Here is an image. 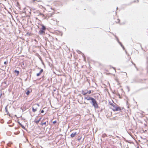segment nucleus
Masks as SVG:
<instances>
[{
  "label": "nucleus",
  "instance_id": "f257e3e1",
  "mask_svg": "<svg viewBox=\"0 0 148 148\" xmlns=\"http://www.w3.org/2000/svg\"><path fill=\"white\" fill-rule=\"evenodd\" d=\"M86 99L87 100L90 101V103L92 105V106L94 107L95 108L97 109L99 108L96 100L93 98L91 97L88 96L84 98V99Z\"/></svg>",
  "mask_w": 148,
  "mask_h": 148
},
{
  "label": "nucleus",
  "instance_id": "f03ea898",
  "mask_svg": "<svg viewBox=\"0 0 148 148\" xmlns=\"http://www.w3.org/2000/svg\"><path fill=\"white\" fill-rule=\"evenodd\" d=\"M46 28L45 26L43 25H42V28L39 31V34L40 35H42L45 33V31Z\"/></svg>",
  "mask_w": 148,
  "mask_h": 148
},
{
  "label": "nucleus",
  "instance_id": "7ed1b4c3",
  "mask_svg": "<svg viewBox=\"0 0 148 148\" xmlns=\"http://www.w3.org/2000/svg\"><path fill=\"white\" fill-rule=\"evenodd\" d=\"M115 38L116 39L118 42L119 43V44L124 49H125L124 46L122 44V43L120 42L119 41V40L118 39V38L117 36H115Z\"/></svg>",
  "mask_w": 148,
  "mask_h": 148
},
{
  "label": "nucleus",
  "instance_id": "20e7f679",
  "mask_svg": "<svg viewBox=\"0 0 148 148\" xmlns=\"http://www.w3.org/2000/svg\"><path fill=\"white\" fill-rule=\"evenodd\" d=\"M124 108L118 106H117L116 108H115V111H121L122 109H124Z\"/></svg>",
  "mask_w": 148,
  "mask_h": 148
},
{
  "label": "nucleus",
  "instance_id": "39448f33",
  "mask_svg": "<svg viewBox=\"0 0 148 148\" xmlns=\"http://www.w3.org/2000/svg\"><path fill=\"white\" fill-rule=\"evenodd\" d=\"M78 133H77V132H73L71 134V138H73L77 134H78Z\"/></svg>",
  "mask_w": 148,
  "mask_h": 148
},
{
  "label": "nucleus",
  "instance_id": "423d86ee",
  "mask_svg": "<svg viewBox=\"0 0 148 148\" xmlns=\"http://www.w3.org/2000/svg\"><path fill=\"white\" fill-rule=\"evenodd\" d=\"M117 106H118V105L116 103H115L114 105L112 106L113 108H112V109L113 111H115V108H116Z\"/></svg>",
  "mask_w": 148,
  "mask_h": 148
},
{
  "label": "nucleus",
  "instance_id": "0eeeda50",
  "mask_svg": "<svg viewBox=\"0 0 148 148\" xmlns=\"http://www.w3.org/2000/svg\"><path fill=\"white\" fill-rule=\"evenodd\" d=\"M42 119V117H40V119L38 120L37 121H34V122L36 123V124H38L39 122L40 121L41 119Z\"/></svg>",
  "mask_w": 148,
  "mask_h": 148
},
{
  "label": "nucleus",
  "instance_id": "6e6552de",
  "mask_svg": "<svg viewBox=\"0 0 148 148\" xmlns=\"http://www.w3.org/2000/svg\"><path fill=\"white\" fill-rule=\"evenodd\" d=\"M37 108H34V107H32V111L34 112H35L36 111H37Z\"/></svg>",
  "mask_w": 148,
  "mask_h": 148
},
{
  "label": "nucleus",
  "instance_id": "1a4fd4ad",
  "mask_svg": "<svg viewBox=\"0 0 148 148\" xmlns=\"http://www.w3.org/2000/svg\"><path fill=\"white\" fill-rule=\"evenodd\" d=\"M14 73L17 74V75H18L19 73V72L18 71L15 70L14 71Z\"/></svg>",
  "mask_w": 148,
  "mask_h": 148
},
{
  "label": "nucleus",
  "instance_id": "9d476101",
  "mask_svg": "<svg viewBox=\"0 0 148 148\" xmlns=\"http://www.w3.org/2000/svg\"><path fill=\"white\" fill-rule=\"evenodd\" d=\"M82 94L84 95H85L87 94V92H85L84 90H82Z\"/></svg>",
  "mask_w": 148,
  "mask_h": 148
},
{
  "label": "nucleus",
  "instance_id": "9b49d317",
  "mask_svg": "<svg viewBox=\"0 0 148 148\" xmlns=\"http://www.w3.org/2000/svg\"><path fill=\"white\" fill-rule=\"evenodd\" d=\"M30 92L29 90H27V92H26V94L27 95H29L30 93Z\"/></svg>",
  "mask_w": 148,
  "mask_h": 148
},
{
  "label": "nucleus",
  "instance_id": "f8f14e48",
  "mask_svg": "<svg viewBox=\"0 0 148 148\" xmlns=\"http://www.w3.org/2000/svg\"><path fill=\"white\" fill-rule=\"evenodd\" d=\"M107 136V135L105 133H104L102 135V137L103 138H105V137H106Z\"/></svg>",
  "mask_w": 148,
  "mask_h": 148
},
{
  "label": "nucleus",
  "instance_id": "ddd939ff",
  "mask_svg": "<svg viewBox=\"0 0 148 148\" xmlns=\"http://www.w3.org/2000/svg\"><path fill=\"white\" fill-rule=\"evenodd\" d=\"M5 111L7 113V114H9V112L8 110H7V106H6L5 108Z\"/></svg>",
  "mask_w": 148,
  "mask_h": 148
},
{
  "label": "nucleus",
  "instance_id": "4468645a",
  "mask_svg": "<svg viewBox=\"0 0 148 148\" xmlns=\"http://www.w3.org/2000/svg\"><path fill=\"white\" fill-rule=\"evenodd\" d=\"M20 126H21V127L24 130L25 129V127L22 124H21Z\"/></svg>",
  "mask_w": 148,
  "mask_h": 148
},
{
  "label": "nucleus",
  "instance_id": "2eb2a0df",
  "mask_svg": "<svg viewBox=\"0 0 148 148\" xmlns=\"http://www.w3.org/2000/svg\"><path fill=\"white\" fill-rule=\"evenodd\" d=\"M46 122H45L44 123H40V125H46Z\"/></svg>",
  "mask_w": 148,
  "mask_h": 148
},
{
  "label": "nucleus",
  "instance_id": "dca6fc26",
  "mask_svg": "<svg viewBox=\"0 0 148 148\" xmlns=\"http://www.w3.org/2000/svg\"><path fill=\"white\" fill-rule=\"evenodd\" d=\"M77 53H79V54H82V53L83 54V55H84V54L82 53V52L80 51L79 50H78L77 51Z\"/></svg>",
  "mask_w": 148,
  "mask_h": 148
},
{
  "label": "nucleus",
  "instance_id": "f3484780",
  "mask_svg": "<svg viewBox=\"0 0 148 148\" xmlns=\"http://www.w3.org/2000/svg\"><path fill=\"white\" fill-rule=\"evenodd\" d=\"M87 93H88L89 94H90L91 93V90H90L89 91H88L87 92Z\"/></svg>",
  "mask_w": 148,
  "mask_h": 148
},
{
  "label": "nucleus",
  "instance_id": "a211bd4d",
  "mask_svg": "<svg viewBox=\"0 0 148 148\" xmlns=\"http://www.w3.org/2000/svg\"><path fill=\"white\" fill-rule=\"evenodd\" d=\"M40 75V73H37L36 74V76H39Z\"/></svg>",
  "mask_w": 148,
  "mask_h": 148
},
{
  "label": "nucleus",
  "instance_id": "6ab92c4d",
  "mask_svg": "<svg viewBox=\"0 0 148 148\" xmlns=\"http://www.w3.org/2000/svg\"><path fill=\"white\" fill-rule=\"evenodd\" d=\"M43 69H42L40 70V72L41 73H42L43 72Z\"/></svg>",
  "mask_w": 148,
  "mask_h": 148
},
{
  "label": "nucleus",
  "instance_id": "aec40b11",
  "mask_svg": "<svg viewBox=\"0 0 148 148\" xmlns=\"http://www.w3.org/2000/svg\"><path fill=\"white\" fill-rule=\"evenodd\" d=\"M7 63H8L7 61H5L4 62V64H7Z\"/></svg>",
  "mask_w": 148,
  "mask_h": 148
},
{
  "label": "nucleus",
  "instance_id": "412c9836",
  "mask_svg": "<svg viewBox=\"0 0 148 148\" xmlns=\"http://www.w3.org/2000/svg\"><path fill=\"white\" fill-rule=\"evenodd\" d=\"M57 122V121H55L53 122V123L54 124L56 123Z\"/></svg>",
  "mask_w": 148,
  "mask_h": 148
},
{
  "label": "nucleus",
  "instance_id": "4be33fe9",
  "mask_svg": "<svg viewBox=\"0 0 148 148\" xmlns=\"http://www.w3.org/2000/svg\"><path fill=\"white\" fill-rule=\"evenodd\" d=\"M82 138V137H80L79 138H78L77 139V140L78 141H80L81 139Z\"/></svg>",
  "mask_w": 148,
  "mask_h": 148
},
{
  "label": "nucleus",
  "instance_id": "5701e85b",
  "mask_svg": "<svg viewBox=\"0 0 148 148\" xmlns=\"http://www.w3.org/2000/svg\"><path fill=\"white\" fill-rule=\"evenodd\" d=\"M126 88H127L128 89V91H129V90H130V89H129V87L128 86H127V87H126Z\"/></svg>",
  "mask_w": 148,
  "mask_h": 148
},
{
  "label": "nucleus",
  "instance_id": "b1692460",
  "mask_svg": "<svg viewBox=\"0 0 148 148\" xmlns=\"http://www.w3.org/2000/svg\"><path fill=\"white\" fill-rule=\"evenodd\" d=\"M114 105V104L113 103H110V105H111L112 106H113Z\"/></svg>",
  "mask_w": 148,
  "mask_h": 148
},
{
  "label": "nucleus",
  "instance_id": "393cba45",
  "mask_svg": "<svg viewBox=\"0 0 148 148\" xmlns=\"http://www.w3.org/2000/svg\"><path fill=\"white\" fill-rule=\"evenodd\" d=\"M44 111L43 110H42L41 111V113H44Z\"/></svg>",
  "mask_w": 148,
  "mask_h": 148
},
{
  "label": "nucleus",
  "instance_id": "a878e982",
  "mask_svg": "<svg viewBox=\"0 0 148 148\" xmlns=\"http://www.w3.org/2000/svg\"><path fill=\"white\" fill-rule=\"evenodd\" d=\"M3 83L4 84H7V83L6 82H3Z\"/></svg>",
  "mask_w": 148,
  "mask_h": 148
},
{
  "label": "nucleus",
  "instance_id": "bb28decb",
  "mask_svg": "<svg viewBox=\"0 0 148 148\" xmlns=\"http://www.w3.org/2000/svg\"><path fill=\"white\" fill-rule=\"evenodd\" d=\"M2 94H3V93L2 92L0 94V98L1 97V96Z\"/></svg>",
  "mask_w": 148,
  "mask_h": 148
},
{
  "label": "nucleus",
  "instance_id": "cd10ccee",
  "mask_svg": "<svg viewBox=\"0 0 148 148\" xmlns=\"http://www.w3.org/2000/svg\"><path fill=\"white\" fill-rule=\"evenodd\" d=\"M14 125V123H13V125H9L8 126L10 127H12Z\"/></svg>",
  "mask_w": 148,
  "mask_h": 148
},
{
  "label": "nucleus",
  "instance_id": "c85d7f7f",
  "mask_svg": "<svg viewBox=\"0 0 148 148\" xmlns=\"http://www.w3.org/2000/svg\"><path fill=\"white\" fill-rule=\"evenodd\" d=\"M18 123L20 125H21V124L19 122V121H18Z\"/></svg>",
  "mask_w": 148,
  "mask_h": 148
},
{
  "label": "nucleus",
  "instance_id": "c756f323",
  "mask_svg": "<svg viewBox=\"0 0 148 148\" xmlns=\"http://www.w3.org/2000/svg\"><path fill=\"white\" fill-rule=\"evenodd\" d=\"M36 105H37L39 107V106H39V104H38V103L36 104Z\"/></svg>",
  "mask_w": 148,
  "mask_h": 148
},
{
  "label": "nucleus",
  "instance_id": "7c9ffc66",
  "mask_svg": "<svg viewBox=\"0 0 148 148\" xmlns=\"http://www.w3.org/2000/svg\"><path fill=\"white\" fill-rule=\"evenodd\" d=\"M119 96V98H121V96H120V95L119 94L118 95Z\"/></svg>",
  "mask_w": 148,
  "mask_h": 148
},
{
  "label": "nucleus",
  "instance_id": "2f4dec72",
  "mask_svg": "<svg viewBox=\"0 0 148 148\" xmlns=\"http://www.w3.org/2000/svg\"><path fill=\"white\" fill-rule=\"evenodd\" d=\"M112 68H113L115 70V68L113 67H112ZM115 71H116V70H115Z\"/></svg>",
  "mask_w": 148,
  "mask_h": 148
},
{
  "label": "nucleus",
  "instance_id": "473e14b6",
  "mask_svg": "<svg viewBox=\"0 0 148 148\" xmlns=\"http://www.w3.org/2000/svg\"><path fill=\"white\" fill-rule=\"evenodd\" d=\"M109 136H110V137H112V136L111 135H109Z\"/></svg>",
  "mask_w": 148,
  "mask_h": 148
},
{
  "label": "nucleus",
  "instance_id": "72a5a7b5",
  "mask_svg": "<svg viewBox=\"0 0 148 148\" xmlns=\"http://www.w3.org/2000/svg\"><path fill=\"white\" fill-rule=\"evenodd\" d=\"M133 64H134V66H135V67H136V66L135 64H134V63H133Z\"/></svg>",
  "mask_w": 148,
  "mask_h": 148
},
{
  "label": "nucleus",
  "instance_id": "f704fd0d",
  "mask_svg": "<svg viewBox=\"0 0 148 148\" xmlns=\"http://www.w3.org/2000/svg\"><path fill=\"white\" fill-rule=\"evenodd\" d=\"M17 129H18L17 127H15V129H16V130H17Z\"/></svg>",
  "mask_w": 148,
  "mask_h": 148
},
{
  "label": "nucleus",
  "instance_id": "c9c22d12",
  "mask_svg": "<svg viewBox=\"0 0 148 148\" xmlns=\"http://www.w3.org/2000/svg\"><path fill=\"white\" fill-rule=\"evenodd\" d=\"M118 20L119 21V19H118Z\"/></svg>",
  "mask_w": 148,
  "mask_h": 148
},
{
  "label": "nucleus",
  "instance_id": "e433bc0d",
  "mask_svg": "<svg viewBox=\"0 0 148 148\" xmlns=\"http://www.w3.org/2000/svg\"><path fill=\"white\" fill-rule=\"evenodd\" d=\"M44 76H43L42 78L44 79Z\"/></svg>",
  "mask_w": 148,
  "mask_h": 148
},
{
  "label": "nucleus",
  "instance_id": "4c0bfd02",
  "mask_svg": "<svg viewBox=\"0 0 148 148\" xmlns=\"http://www.w3.org/2000/svg\"><path fill=\"white\" fill-rule=\"evenodd\" d=\"M39 73H40V74H41L42 73H41L40 72H39Z\"/></svg>",
  "mask_w": 148,
  "mask_h": 148
},
{
  "label": "nucleus",
  "instance_id": "58836bf2",
  "mask_svg": "<svg viewBox=\"0 0 148 148\" xmlns=\"http://www.w3.org/2000/svg\"><path fill=\"white\" fill-rule=\"evenodd\" d=\"M55 90H53V91H55Z\"/></svg>",
  "mask_w": 148,
  "mask_h": 148
},
{
  "label": "nucleus",
  "instance_id": "ea45409f",
  "mask_svg": "<svg viewBox=\"0 0 148 148\" xmlns=\"http://www.w3.org/2000/svg\"><path fill=\"white\" fill-rule=\"evenodd\" d=\"M27 34H29V33H28V32H27Z\"/></svg>",
  "mask_w": 148,
  "mask_h": 148
},
{
  "label": "nucleus",
  "instance_id": "a19ab883",
  "mask_svg": "<svg viewBox=\"0 0 148 148\" xmlns=\"http://www.w3.org/2000/svg\"><path fill=\"white\" fill-rule=\"evenodd\" d=\"M116 9L117 10V9H118V7H117L116 8Z\"/></svg>",
  "mask_w": 148,
  "mask_h": 148
},
{
  "label": "nucleus",
  "instance_id": "79ce46f5",
  "mask_svg": "<svg viewBox=\"0 0 148 148\" xmlns=\"http://www.w3.org/2000/svg\"><path fill=\"white\" fill-rule=\"evenodd\" d=\"M14 134H15V133H14Z\"/></svg>",
  "mask_w": 148,
  "mask_h": 148
}]
</instances>
